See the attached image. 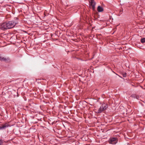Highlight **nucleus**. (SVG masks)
I'll return each mask as SVG.
<instances>
[{
	"label": "nucleus",
	"mask_w": 145,
	"mask_h": 145,
	"mask_svg": "<svg viewBox=\"0 0 145 145\" xmlns=\"http://www.w3.org/2000/svg\"><path fill=\"white\" fill-rule=\"evenodd\" d=\"M141 42L142 43L145 42V38L141 39L140 40Z\"/></svg>",
	"instance_id": "7"
},
{
	"label": "nucleus",
	"mask_w": 145,
	"mask_h": 145,
	"mask_svg": "<svg viewBox=\"0 0 145 145\" xmlns=\"http://www.w3.org/2000/svg\"><path fill=\"white\" fill-rule=\"evenodd\" d=\"M18 18H15L13 20L2 23L0 25V28L3 30L12 28L18 24Z\"/></svg>",
	"instance_id": "1"
},
{
	"label": "nucleus",
	"mask_w": 145,
	"mask_h": 145,
	"mask_svg": "<svg viewBox=\"0 0 145 145\" xmlns=\"http://www.w3.org/2000/svg\"><path fill=\"white\" fill-rule=\"evenodd\" d=\"M3 140L2 139L0 140V145H2Z\"/></svg>",
	"instance_id": "8"
},
{
	"label": "nucleus",
	"mask_w": 145,
	"mask_h": 145,
	"mask_svg": "<svg viewBox=\"0 0 145 145\" xmlns=\"http://www.w3.org/2000/svg\"><path fill=\"white\" fill-rule=\"evenodd\" d=\"M118 140V139L117 138H110L108 140V142L110 144H116Z\"/></svg>",
	"instance_id": "3"
},
{
	"label": "nucleus",
	"mask_w": 145,
	"mask_h": 145,
	"mask_svg": "<svg viewBox=\"0 0 145 145\" xmlns=\"http://www.w3.org/2000/svg\"><path fill=\"white\" fill-rule=\"evenodd\" d=\"M108 107V105L107 104H103L100 107L97 112L99 113L102 112L103 111L106 110Z\"/></svg>",
	"instance_id": "2"
},
{
	"label": "nucleus",
	"mask_w": 145,
	"mask_h": 145,
	"mask_svg": "<svg viewBox=\"0 0 145 145\" xmlns=\"http://www.w3.org/2000/svg\"><path fill=\"white\" fill-rule=\"evenodd\" d=\"M97 10L98 12H102L103 11V9L102 7L99 6L97 7Z\"/></svg>",
	"instance_id": "6"
},
{
	"label": "nucleus",
	"mask_w": 145,
	"mask_h": 145,
	"mask_svg": "<svg viewBox=\"0 0 145 145\" xmlns=\"http://www.w3.org/2000/svg\"><path fill=\"white\" fill-rule=\"evenodd\" d=\"M10 126V125H9L8 123H6L4 124H1V126H0V130L5 129Z\"/></svg>",
	"instance_id": "4"
},
{
	"label": "nucleus",
	"mask_w": 145,
	"mask_h": 145,
	"mask_svg": "<svg viewBox=\"0 0 145 145\" xmlns=\"http://www.w3.org/2000/svg\"><path fill=\"white\" fill-rule=\"evenodd\" d=\"M95 3L94 1V0H91L90 5L92 7L93 9L95 8Z\"/></svg>",
	"instance_id": "5"
},
{
	"label": "nucleus",
	"mask_w": 145,
	"mask_h": 145,
	"mask_svg": "<svg viewBox=\"0 0 145 145\" xmlns=\"http://www.w3.org/2000/svg\"><path fill=\"white\" fill-rule=\"evenodd\" d=\"M140 87H141L142 88H142L141 86H140Z\"/></svg>",
	"instance_id": "9"
}]
</instances>
